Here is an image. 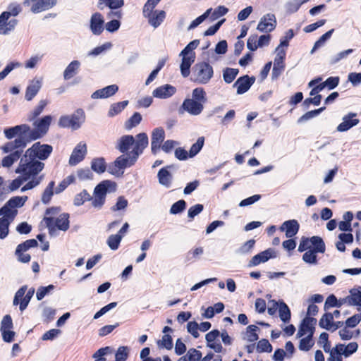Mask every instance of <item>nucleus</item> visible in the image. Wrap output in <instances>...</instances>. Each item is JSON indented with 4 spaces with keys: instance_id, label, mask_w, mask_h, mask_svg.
<instances>
[{
    "instance_id": "39",
    "label": "nucleus",
    "mask_w": 361,
    "mask_h": 361,
    "mask_svg": "<svg viewBox=\"0 0 361 361\" xmlns=\"http://www.w3.org/2000/svg\"><path fill=\"white\" fill-rule=\"evenodd\" d=\"M279 312L280 319L283 322H289L290 319V311L288 305L283 301H280Z\"/></svg>"
},
{
    "instance_id": "14",
    "label": "nucleus",
    "mask_w": 361,
    "mask_h": 361,
    "mask_svg": "<svg viewBox=\"0 0 361 361\" xmlns=\"http://www.w3.org/2000/svg\"><path fill=\"white\" fill-rule=\"evenodd\" d=\"M30 3H35L31 7V11L35 13H40L52 8L56 4V0H25L24 4L29 6Z\"/></svg>"
},
{
    "instance_id": "33",
    "label": "nucleus",
    "mask_w": 361,
    "mask_h": 361,
    "mask_svg": "<svg viewBox=\"0 0 361 361\" xmlns=\"http://www.w3.org/2000/svg\"><path fill=\"white\" fill-rule=\"evenodd\" d=\"M80 66V63L78 61H73L71 62L68 66L66 68L63 72V78L65 80H68L72 78L75 75H76L79 68Z\"/></svg>"
},
{
    "instance_id": "50",
    "label": "nucleus",
    "mask_w": 361,
    "mask_h": 361,
    "mask_svg": "<svg viewBox=\"0 0 361 361\" xmlns=\"http://www.w3.org/2000/svg\"><path fill=\"white\" fill-rule=\"evenodd\" d=\"M35 293V289L31 288H30L26 294L24 295L23 298L21 300L20 302V310L21 311H23L29 304L32 297L33 296V294Z\"/></svg>"
},
{
    "instance_id": "56",
    "label": "nucleus",
    "mask_w": 361,
    "mask_h": 361,
    "mask_svg": "<svg viewBox=\"0 0 361 361\" xmlns=\"http://www.w3.org/2000/svg\"><path fill=\"white\" fill-rule=\"evenodd\" d=\"M257 350L260 353H270L272 350V347L267 340L262 339L257 343Z\"/></svg>"
},
{
    "instance_id": "16",
    "label": "nucleus",
    "mask_w": 361,
    "mask_h": 361,
    "mask_svg": "<svg viewBox=\"0 0 361 361\" xmlns=\"http://www.w3.org/2000/svg\"><path fill=\"white\" fill-rule=\"evenodd\" d=\"M145 18L148 19V23L154 28L158 27L166 18V13L162 10H154L143 12Z\"/></svg>"
},
{
    "instance_id": "25",
    "label": "nucleus",
    "mask_w": 361,
    "mask_h": 361,
    "mask_svg": "<svg viewBox=\"0 0 361 361\" xmlns=\"http://www.w3.org/2000/svg\"><path fill=\"white\" fill-rule=\"evenodd\" d=\"M315 323V319L311 317L305 318L297 333V336L301 338L305 336H312Z\"/></svg>"
},
{
    "instance_id": "23",
    "label": "nucleus",
    "mask_w": 361,
    "mask_h": 361,
    "mask_svg": "<svg viewBox=\"0 0 361 361\" xmlns=\"http://www.w3.org/2000/svg\"><path fill=\"white\" fill-rule=\"evenodd\" d=\"M9 13L3 12L0 16V35H7L14 29L17 24V20L12 19L8 21Z\"/></svg>"
},
{
    "instance_id": "38",
    "label": "nucleus",
    "mask_w": 361,
    "mask_h": 361,
    "mask_svg": "<svg viewBox=\"0 0 361 361\" xmlns=\"http://www.w3.org/2000/svg\"><path fill=\"white\" fill-rule=\"evenodd\" d=\"M334 324V315L331 313L324 314L319 320L320 327L328 331L331 330V325Z\"/></svg>"
},
{
    "instance_id": "49",
    "label": "nucleus",
    "mask_w": 361,
    "mask_h": 361,
    "mask_svg": "<svg viewBox=\"0 0 361 361\" xmlns=\"http://www.w3.org/2000/svg\"><path fill=\"white\" fill-rule=\"evenodd\" d=\"M20 66L21 64L18 62H11L8 63L5 68L0 72V81L4 80L14 68Z\"/></svg>"
},
{
    "instance_id": "19",
    "label": "nucleus",
    "mask_w": 361,
    "mask_h": 361,
    "mask_svg": "<svg viewBox=\"0 0 361 361\" xmlns=\"http://www.w3.org/2000/svg\"><path fill=\"white\" fill-rule=\"evenodd\" d=\"M137 142V135L136 136V140H135L132 135H123L116 142V148L121 152L124 153L128 151L130 148L135 147Z\"/></svg>"
},
{
    "instance_id": "6",
    "label": "nucleus",
    "mask_w": 361,
    "mask_h": 361,
    "mask_svg": "<svg viewBox=\"0 0 361 361\" xmlns=\"http://www.w3.org/2000/svg\"><path fill=\"white\" fill-rule=\"evenodd\" d=\"M85 121V114L82 109H78L71 115L61 116L58 121L59 126L69 128L72 130L79 129Z\"/></svg>"
},
{
    "instance_id": "52",
    "label": "nucleus",
    "mask_w": 361,
    "mask_h": 361,
    "mask_svg": "<svg viewBox=\"0 0 361 361\" xmlns=\"http://www.w3.org/2000/svg\"><path fill=\"white\" fill-rule=\"evenodd\" d=\"M37 245V242L35 239H30L26 240L22 244L18 245L16 249V252H25L30 247H34Z\"/></svg>"
},
{
    "instance_id": "31",
    "label": "nucleus",
    "mask_w": 361,
    "mask_h": 361,
    "mask_svg": "<svg viewBox=\"0 0 361 361\" xmlns=\"http://www.w3.org/2000/svg\"><path fill=\"white\" fill-rule=\"evenodd\" d=\"M349 305L357 306L358 310H361V290L353 288L348 295Z\"/></svg>"
},
{
    "instance_id": "55",
    "label": "nucleus",
    "mask_w": 361,
    "mask_h": 361,
    "mask_svg": "<svg viewBox=\"0 0 361 361\" xmlns=\"http://www.w3.org/2000/svg\"><path fill=\"white\" fill-rule=\"evenodd\" d=\"M255 244V240H249L245 242L238 250V253L245 255L250 253Z\"/></svg>"
},
{
    "instance_id": "3",
    "label": "nucleus",
    "mask_w": 361,
    "mask_h": 361,
    "mask_svg": "<svg viewBox=\"0 0 361 361\" xmlns=\"http://www.w3.org/2000/svg\"><path fill=\"white\" fill-rule=\"evenodd\" d=\"M205 92L202 88H195L192 93V98L186 99L183 103V109L191 115H199L203 110L206 102Z\"/></svg>"
},
{
    "instance_id": "57",
    "label": "nucleus",
    "mask_w": 361,
    "mask_h": 361,
    "mask_svg": "<svg viewBox=\"0 0 361 361\" xmlns=\"http://www.w3.org/2000/svg\"><path fill=\"white\" fill-rule=\"evenodd\" d=\"M54 186V182L51 181L49 183V185L45 189L42 200L44 203H48L49 200H51V196L53 195V189Z\"/></svg>"
},
{
    "instance_id": "32",
    "label": "nucleus",
    "mask_w": 361,
    "mask_h": 361,
    "mask_svg": "<svg viewBox=\"0 0 361 361\" xmlns=\"http://www.w3.org/2000/svg\"><path fill=\"white\" fill-rule=\"evenodd\" d=\"M158 178H159V183L166 187L169 188L171 185L172 182V175L169 171L167 168H162L159 170L158 172Z\"/></svg>"
},
{
    "instance_id": "41",
    "label": "nucleus",
    "mask_w": 361,
    "mask_h": 361,
    "mask_svg": "<svg viewBox=\"0 0 361 361\" xmlns=\"http://www.w3.org/2000/svg\"><path fill=\"white\" fill-rule=\"evenodd\" d=\"M312 238L311 246L313 247V251L317 252H324L325 245L322 239L318 236H313Z\"/></svg>"
},
{
    "instance_id": "30",
    "label": "nucleus",
    "mask_w": 361,
    "mask_h": 361,
    "mask_svg": "<svg viewBox=\"0 0 361 361\" xmlns=\"http://www.w3.org/2000/svg\"><path fill=\"white\" fill-rule=\"evenodd\" d=\"M116 184L110 180H104L99 183L94 189V192L105 198L106 192L114 190Z\"/></svg>"
},
{
    "instance_id": "28",
    "label": "nucleus",
    "mask_w": 361,
    "mask_h": 361,
    "mask_svg": "<svg viewBox=\"0 0 361 361\" xmlns=\"http://www.w3.org/2000/svg\"><path fill=\"white\" fill-rule=\"evenodd\" d=\"M280 229L286 232L287 238H291L298 233L299 224L296 220L286 221L281 225Z\"/></svg>"
},
{
    "instance_id": "21",
    "label": "nucleus",
    "mask_w": 361,
    "mask_h": 361,
    "mask_svg": "<svg viewBox=\"0 0 361 361\" xmlns=\"http://www.w3.org/2000/svg\"><path fill=\"white\" fill-rule=\"evenodd\" d=\"M176 92V89L171 85L166 84L157 87L152 92V96L155 98L166 99L172 97Z\"/></svg>"
},
{
    "instance_id": "4",
    "label": "nucleus",
    "mask_w": 361,
    "mask_h": 361,
    "mask_svg": "<svg viewBox=\"0 0 361 361\" xmlns=\"http://www.w3.org/2000/svg\"><path fill=\"white\" fill-rule=\"evenodd\" d=\"M200 41L195 39L190 42L180 53L179 56L182 57V61L180 66L181 75L186 78L190 75V68L195 60V53L194 50L198 47Z\"/></svg>"
},
{
    "instance_id": "44",
    "label": "nucleus",
    "mask_w": 361,
    "mask_h": 361,
    "mask_svg": "<svg viewBox=\"0 0 361 361\" xmlns=\"http://www.w3.org/2000/svg\"><path fill=\"white\" fill-rule=\"evenodd\" d=\"M238 73V70L235 68H227L224 71V80L227 83L232 82Z\"/></svg>"
},
{
    "instance_id": "40",
    "label": "nucleus",
    "mask_w": 361,
    "mask_h": 361,
    "mask_svg": "<svg viewBox=\"0 0 361 361\" xmlns=\"http://www.w3.org/2000/svg\"><path fill=\"white\" fill-rule=\"evenodd\" d=\"M32 140L30 139V132L28 133L21 134L13 142L16 148H24L27 142Z\"/></svg>"
},
{
    "instance_id": "10",
    "label": "nucleus",
    "mask_w": 361,
    "mask_h": 361,
    "mask_svg": "<svg viewBox=\"0 0 361 361\" xmlns=\"http://www.w3.org/2000/svg\"><path fill=\"white\" fill-rule=\"evenodd\" d=\"M44 221L52 235L55 234L56 228L65 231L69 227L68 215L67 214H62L56 219L46 216Z\"/></svg>"
},
{
    "instance_id": "59",
    "label": "nucleus",
    "mask_w": 361,
    "mask_h": 361,
    "mask_svg": "<svg viewBox=\"0 0 361 361\" xmlns=\"http://www.w3.org/2000/svg\"><path fill=\"white\" fill-rule=\"evenodd\" d=\"M61 333V331L60 329H52L47 332H45L42 339L43 341H52L55 339L56 337H58L59 335H60Z\"/></svg>"
},
{
    "instance_id": "63",
    "label": "nucleus",
    "mask_w": 361,
    "mask_h": 361,
    "mask_svg": "<svg viewBox=\"0 0 361 361\" xmlns=\"http://www.w3.org/2000/svg\"><path fill=\"white\" fill-rule=\"evenodd\" d=\"M186 357H188L189 361H200L202 357V353L195 348H190L188 351Z\"/></svg>"
},
{
    "instance_id": "54",
    "label": "nucleus",
    "mask_w": 361,
    "mask_h": 361,
    "mask_svg": "<svg viewBox=\"0 0 361 361\" xmlns=\"http://www.w3.org/2000/svg\"><path fill=\"white\" fill-rule=\"evenodd\" d=\"M79 180L85 181L92 179L93 174L89 169H80L77 171Z\"/></svg>"
},
{
    "instance_id": "17",
    "label": "nucleus",
    "mask_w": 361,
    "mask_h": 361,
    "mask_svg": "<svg viewBox=\"0 0 361 361\" xmlns=\"http://www.w3.org/2000/svg\"><path fill=\"white\" fill-rule=\"evenodd\" d=\"M0 238H5L8 233V226L15 219V214L10 212H1L0 209Z\"/></svg>"
},
{
    "instance_id": "35",
    "label": "nucleus",
    "mask_w": 361,
    "mask_h": 361,
    "mask_svg": "<svg viewBox=\"0 0 361 361\" xmlns=\"http://www.w3.org/2000/svg\"><path fill=\"white\" fill-rule=\"evenodd\" d=\"M20 154L21 152L16 150L8 156L4 157L1 161L2 166L5 168H9L20 158Z\"/></svg>"
},
{
    "instance_id": "53",
    "label": "nucleus",
    "mask_w": 361,
    "mask_h": 361,
    "mask_svg": "<svg viewBox=\"0 0 361 361\" xmlns=\"http://www.w3.org/2000/svg\"><path fill=\"white\" fill-rule=\"evenodd\" d=\"M54 289L53 285H49L47 287L40 286L36 293V297L38 300H42L47 294Z\"/></svg>"
},
{
    "instance_id": "64",
    "label": "nucleus",
    "mask_w": 361,
    "mask_h": 361,
    "mask_svg": "<svg viewBox=\"0 0 361 361\" xmlns=\"http://www.w3.org/2000/svg\"><path fill=\"white\" fill-rule=\"evenodd\" d=\"M179 143L175 140H167L161 146V149L166 153H169Z\"/></svg>"
},
{
    "instance_id": "15",
    "label": "nucleus",
    "mask_w": 361,
    "mask_h": 361,
    "mask_svg": "<svg viewBox=\"0 0 361 361\" xmlns=\"http://www.w3.org/2000/svg\"><path fill=\"white\" fill-rule=\"evenodd\" d=\"M165 138V131L162 128H157L152 133L151 150L154 154L158 153Z\"/></svg>"
},
{
    "instance_id": "58",
    "label": "nucleus",
    "mask_w": 361,
    "mask_h": 361,
    "mask_svg": "<svg viewBox=\"0 0 361 361\" xmlns=\"http://www.w3.org/2000/svg\"><path fill=\"white\" fill-rule=\"evenodd\" d=\"M90 200V195L85 190L77 195L74 198L75 205H82L85 201Z\"/></svg>"
},
{
    "instance_id": "36",
    "label": "nucleus",
    "mask_w": 361,
    "mask_h": 361,
    "mask_svg": "<svg viewBox=\"0 0 361 361\" xmlns=\"http://www.w3.org/2000/svg\"><path fill=\"white\" fill-rule=\"evenodd\" d=\"M92 169L97 173H104L106 169V164L104 158L93 159L91 162Z\"/></svg>"
},
{
    "instance_id": "1",
    "label": "nucleus",
    "mask_w": 361,
    "mask_h": 361,
    "mask_svg": "<svg viewBox=\"0 0 361 361\" xmlns=\"http://www.w3.org/2000/svg\"><path fill=\"white\" fill-rule=\"evenodd\" d=\"M52 152V147L47 144H41L39 142L35 143L27 149L24 156L20 159L19 165L16 169V173L27 171L29 173H39L44 164L36 160V158L44 160L48 158Z\"/></svg>"
},
{
    "instance_id": "34",
    "label": "nucleus",
    "mask_w": 361,
    "mask_h": 361,
    "mask_svg": "<svg viewBox=\"0 0 361 361\" xmlns=\"http://www.w3.org/2000/svg\"><path fill=\"white\" fill-rule=\"evenodd\" d=\"M258 327L255 325H250L247 327L246 331L243 334V339L247 342L252 343L258 339L256 331Z\"/></svg>"
},
{
    "instance_id": "42",
    "label": "nucleus",
    "mask_w": 361,
    "mask_h": 361,
    "mask_svg": "<svg viewBox=\"0 0 361 361\" xmlns=\"http://www.w3.org/2000/svg\"><path fill=\"white\" fill-rule=\"evenodd\" d=\"M130 353V348L128 346H120L115 355L116 361H126Z\"/></svg>"
},
{
    "instance_id": "26",
    "label": "nucleus",
    "mask_w": 361,
    "mask_h": 361,
    "mask_svg": "<svg viewBox=\"0 0 361 361\" xmlns=\"http://www.w3.org/2000/svg\"><path fill=\"white\" fill-rule=\"evenodd\" d=\"M118 90V87L116 85H109L93 92L91 97L92 99L108 98L114 95Z\"/></svg>"
},
{
    "instance_id": "9",
    "label": "nucleus",
    "mask_w": 361,
    "mask_h": 361,
    "mask_svg": "<svg viewBox=\"0 0 361 361\" xmlns=\"http://www.w3.org/2000/svg\"><path fill=\"white\" fill-rule=\"evenodd\" d=\"M53 120L51 116L47 115L33 122L35 130L30 131V139L37 140L44 136L48 131L49 126Z\"/></svg>"
},
{
    "instance_id": "13",
    "label": "nucleus",
    "mask_w": 361,
    "mask_h": 361,
    "mask_svg": "<svg viewBox=\"0 0 361 361\" xmlns=\"http://www.w3.org/2000/svg\"><path fill=\"white\" fill-rule=\"evenodd\" d=\"M87 154V145L83 142H79L73 149L68 161L71 166H75L82 161Z\"/></svg>"
},
{
    "instance_id": "61",
    "label": "nucleus",
    "mask_w": 361,
    "mask_h": 361,
    "mask_svg": "<svg viewBox=\"0 0 361 361\" xmlns=\"http://www.w3.org/2000/svg\"><path fill=\"white\" fill-rule=\"evenodd\" d=\"M158 344L159 346L165 348L168 350L171 349L173 347L171 336L169 334H164L162 336L161 340L158 342Z\"/></svg>"
},
{
    "instance_id": "7",
    "label": "nucleus",
    "mask_w": 361,
    "mask_h": 361,
    "mask_svg": "<svg viewBox=\"0 0 361 361\" xmlns=\"http://www.w3.org/2000/svg\"><path fill=\"white\" fill-rule=\"evenodd\" d=\"M214 74L213 68L206 62L196 63L192 69L194 80L200 84H207L209 82Z\"/></svg>"
},
{
    "instance_id": "51",
    "label": "nucleus",
    "mask_w": 361,
    "mask_h": 361,
    "mask_svg": "<svg viewBox=\"0 0 361 361\" xmlns=\"http://www.w3.org/2000/svg\"><path fill=\"white\" fill-rule=\"evenodd\" d=\"M47 104H48V102L47 100L41 99L39 102L38 104L35 107V109L31 112V114H30L31 118L30 119L32 120L34 118L39 116L43 111L44 109L47 105Z\"/></svg>"
},
{
    "instance_id": "22",
    "label": "nucleus",
    "mask_w": 361,
    "mask_h": 361,
    "mask_svg": "<svg viewBox=\"0 0 361 361\" xmlns=\"http://www.w3.org/2000/svg\"><path fill=\"white\" fill-rule=\"evenodd\" d=\"M356 114L349 113L344 116L342 118V122L337 126L338 132H345L353 127L357 126L360 120L356 118Z\"/></svg>"
},
{
    "instance_id": "62",
    "label": "nucleus",
    "mask_w": 361,
    "mask_h": 361,
    "mask_svg": "<svg viewBox=\"0 0 361 361\" xmlns=\"http://www.w3.org/2000/svg\"><path fill=\"white\" fill-rule=\"evenodd\" d=\"M317 252H314L312 250H310L304 253L302 259L307 263L315 264L317 262Z\"/></svg>"
},
{
    "instance_id": "2",
    "label": "nucleus",
    "mask_w": 361,
    "mask_h": 361,
    "mask_svg": "<svg viewBox=\"0 0 361 361\" xmlns=\"http://www.w3.org/2000/svg\"><path fill=\"white\" fill-rule=\"evenodd\" d=\"M148 142L147 134L145 133H139L137 135V142L131 152L132 156H119L114 164L109 166V173L117 176H122L126 168L130 167L135 163L139 155L142 153L144 149L148 145Z\"/></svg>"
},
{
    "instance_id": "46",
    "label": "nucleus",
    "mask_w": 361,
    "mask_h": 361,
    "mask_svg": "<svg viewBox=\"0 0 361 361\" xmlns=\"http://www.w3.org/2000/svg\"><path fill=\"white\" fill-rule=\"evenodd\" d=\"M212 9H207L202 15L195 19L192 21L190 25L188 26V30H190L196 27H197L200 24H201L208 16L211 14Z\"/></svg>"
},
{
    "instance_id": "29",
    "label": "nucleus",
    "mask_w": 361,
    "mask_h": 361,
    "mask_svg": "<svg viewBox=\"0 0 361 361\" xmlns=\"http://www.w3.org/2000/svg\"><path fill=\"white\" fill-rule=\"evenodd\" d=\"M29 132L30 127L24 124L5 129L4 135L8 139H11L16 135L18 136L19 135L28 133Z\"/></svg>"
},
{
    "instance_id": "8",
    "label": "nucleus",
    "mask_w": 361,
    "mask_h": 361,
    "mask_svg": "<svg viewBox=\"0 0 361 361\" xmlns=\"http://www.w3.org/2000/svg\"><path fill=\"white\" fill-rule=\"evenodd\" d=\"M358 344L356 342L349 343L347 345L337 344L331 352L328 361H343L342 356L348 357L357 350Z\"/></svg>"
},
{
    "instance_id": "20",
    "label": "nucleus",
    "mask_w": 361,
    "mask_h": 361,
    "mask_svg": "<svg viewBox=\"0 0 361 361\" xmlns=\"http://www.w3.org/2000/svg\"><path fill=\"white\" fill-rule=\"evenodd\" d=\"M27 199V197L26 196L15 197L10 199L8 202L1 209V212H6L7 214L13 212L16 216L18 212L16 208L22 207L26 202Z\"/></svg>"
},
{
    "instance_id": "48",
    "label": "nucleus",
    "mask_w": 361,
    "mask_h": 361,
    "mask_svg": "<svg viewBox=\"0 0 361 361\" xmlns=\"http://www.w3.org/2000/svg\"><path fill=\"white\" fill-rule=\"evenodd\" d=\"M75 176L70 175L63 180L55 189L56 193H60L63 191L71 183L75 180Z\"/></svg>"
},
{
    "instance_id": "18",
    "label": "nucleus",
    "mask_w": 361,
    "mask_h": 361,
    "mask_svg": "<svg viewBox=\"0 0 361 361\" xmlns=\"http://www.w3.org/2000/svg\"><path fill=\"white\" fill-rule=\"evenodd\" d=\"M276 257V252L273 249L269 248L252 257L249 262L248 266L250 267H255Z\"/></svg>"
},
{
    "instance_id": "27",
    "label": "nucleus",
    "mask_w": 361,
    "mask_h": 361,
    "mask_svg": "<svg viewBox=\"0 0 361 361\" xmlns=\"http://www.w3.org/2000/svg\"><path fill=\"white\" fill-rule=\"evenodd\" d=\"M255 78H249L247 75L241 77L235 82L234 86L237 87L238 94H243L247 92L254 83Z\"/></svg>"
},
{
    "instance_id": "47",
    "label": "nucleus",
    "mask_w": 361,
    "mask_h": 361,
    "mask_svg": "<svg viewBox=\"0 0 361 361\" xmlns=\"http://www.w3.org/2000/svg\"><path fill=\"white\" fill-rule=\"evenodd\" d=\"M312 336H305L300 341L299 349L303 351H308L314 345L312 338Z\"/></svg>"
},
{
    "instance_id": "60",
    "label": "nucleus",
    "mask_w": 361,
    "mask_h": 361,
    "mask_svg": "<svg viewBox=\"0 0 361 361\" xmlns=\"http://www.w3.org/2000/svg\"><path fill=\"white\" fill-rule=\"evenodd\" d=\"M185 205L186 203L184 200H179L171 206L170 213L172 214H178L185 209Z\"/></svg>"
},
{
    "instance_id": "5",
    "label": "nucleus",
    "mask_w": 361,
    "mask_h": 361,
    "mask_svg": "<svg viewBox=\"0 0 361 361\" xmlns=\"http://www.w3.org/2000/svg\"><path fill=\"white\" fill-rule=\"evenodd\" d=\"M18 173L22 174V176L11 181L8 186V188L11 191L16 190L23 185L24 182L30 179L31 180L22 188L21 191L23 192L33 188L34 187L37 186L42 180L41 176H36L38 174L37 173L21 171L18 172Z\"/></svg>"
},
{
    "instance_id": "11",
    "label": "nucleus",
    "mask_w": 361,
    "mask_h": 361,
    "mask_svg": "<svg viewBox=\"0 0 361 361\" xmlns=\"http://www.w3.org/2000/svg\"><path fill=\"white\" fill-rule=\"evenodd\" d=\"M42 84L43 78L42 76H35L30 80L26 87L25 99L27 101H31L39 92Z\"/></svg>"
},
{
    "instance_id": "24",
    "label": "nucleus",
    "mask_w": 361,
    "mask_h": 361,
    "mask_svg": "<svg viewBox=\"0 0 361 361\" xmlns=\"http://www.w3.org/2000/svg\"><path fill=\"white\" fill-rule=\"evenodd\" d=\"M104 20L99 13H94L90 18V30L95 35H99L104 30Z\"/></svg>"
},
{
    "instance_id": "37",
    "label": "nucleus",
    "mask_w": 361,
    "mask_h": 361,
    "mask_svg": "<svg viewBox=\"0 0 361 361\" xmlns=\"http://www.w3.org/2000/svg\"><path fill=\"white\" fill-rule=\"evenodd\" d=\"M128 104V101H123L111 104L108 111V116L109 117H114L118 114L125 109Z\"/></svg>"
},
{
    "instance_id": "43",
    "label": "nucleus",
    "mask_w": 361,
    "mask_h": 361,
    "mask_svg": "<svg viewBox=\"0 0 361 361\" xmlns=\"http://www.w3.org/2000/svg\"><path fill=\"white\" fill-rule=\"evenodd\" d=\"M122 238L123 236L119 233L111 235L107 240V244L111 250H116L118 249Z\"/></svg>"
},
{
    "instance_id": "45",
    "label": "nucleus",
    "mask_w": 361,
    "mask_h": 361,
    "mask_svg": "<svg viewBox=\"0 0 361 361\" xmlns=\"http://www.w3.org/2000/svg\"><path fill=\"white\" fill-rule=\"evenodd\" d=\"M204 137H200L197 139V142L194 143L189 151V157H194L202 148L204 145Z\"/></svg>"
},
{
    "instance_id": "12",
    "label": "nucleus",
    "mask_w": 361,
    "mask_h": 361,
    "mask_svg": "<svg viewBox=\"0 0 361 361\" xmlns=\"http://www.w3.org/2000/svg\"><path fill=\"white\" fill-rule=\"evenodd\" d=\"M276 26V19L274 14L267 13L263 16L257 25V30L262 32L273 31Z\"/></svg>"
}]
</instances>
